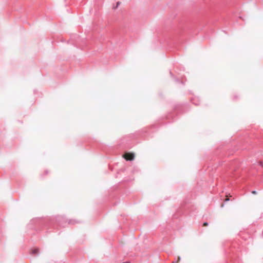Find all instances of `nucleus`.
<instances>
[{
  "mask_svg": "<svg viewBox=\"0 0 263 263\" xmlns=\"http://www.w3.org/2000/svg\"><path fill=\"white\" fill-rule=\"evenodd\" d=\"M180 257H178L177 262H179V261L180 260Z\"/></svg>",
  "mask_w": 263,
  "mask_h": 263,
  "instance_id": "6e6552de",
  "label": "nucleus"
},
{
  "mask_svg": "<svg viewBox=\"0 0 263 263\" xmlns=\"http://www.w3.org/2000/svg\"><path fill=\"white\" fill-rule=\"evenodd\" d=\"M39 252V249L37 248H33L31 250V253L33 254H37Z\"/></svg>",
  "mask_w": 263,
  "mask_h": 263,
  "instance_id": "f03ea898",
  "label": "nucleus"
},
{
  "mask_svg": "<svg viewBox=\"0 0 263 263\" xmlns=\"http://www.w3.org/2000/svg\"><path fill=\"white\" fill-rule=\"evenodd\" d=\"M120 4V2H117L116 8H117Z\"/></svg>",
  "mask_w": 263,
  "mask_h": 263,
  "instance_id": "20e7f679",
  "label": "nucleus"
},
{
  "mask_svg": "<svg viewBox=\"0 0 263 263\" xmlns=\"http://www.w3.org/2000/svg\"><path fill=\"white\" fill-rule=\"evenodd\" d=\"M221 206H222H222H223V204H221Z\"/></svg>",
  "mask_w": 263,
  "mask_h": 263,
  "instance_id": "1a4fd4ad",
  "label": "nucleus"
},
{
  "mask_svg": "<svg viewBox=\"0 0 263 263\" xmlns=\"http://www.w3.org/2000/svg\"><path fill=\"white\" fill-rule=\"evenodd\" d=\"M259 164L261 166H262L263 167V162H259Z\"/></svg>",
  "mask_w": 263,
  "mask_h": 263,
  "instance_id": "39448f33",
  "label": "nucleus"
},
{
  "mask_svg": "<svg viewBox=\"0 0 263 263\" xmlns=\"http://www.w3.org/2000/svg\"><path fill=\"white\" fill-rule=\"evenodd\" d=\"M252 193L253 194H256V191H252Z\"/></svg>",
  "mask_w": 263,
  "mask_h": 263,
  "instance_id": "423d86ee",
  "label": "nucleus"
},
{
  "mask_svg": "<svg viewBox=\"0 0 263 263\" xmlns=\"http://www.w3.org/2000/svg\"><path fill=\"white\" fill-rule=\"evenodd\" d=\"M123 157L127 161H132L135 158V155L132 153H126Z\"/></svg>",
  "mask_w": 263,
  "mask_h": 263,
  "instance_id": "f257e3e1",
  "label": "nucleus"
},
{
  "mask_svg": "<svg viewBox=\"0 0 263 263\" xmlns=\"http://www.w3.org/2000/svg\"><path fill=\"white\" fill-rule=\"evenodd\" d=\"M229 200V199L228 198H227L226 199H225V201H228Z\"/></svg>",
  "mask_w": 263,
  "mask_h": 263,
  "instance_id": "0eeeda50",
  "label": "nucleus"
},
{
  "mask_svg": "<svg viewBox=\"0 0 263 263\" xmlns=\"http://www.w3.org/2000/svg\"><path fill=\"white\" fill-rule=\"evenodd\" d=\"M208 226V223L207 222H204L203 224V227H206V226Z\"/></svg>",
  "mask_w": 263,
  "mask_h": 263,
  "instance_id": "7ed1b4c3",
  "label": "nucleus"
}]
</instances>
